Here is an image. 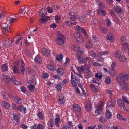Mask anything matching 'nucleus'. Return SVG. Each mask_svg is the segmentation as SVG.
<instances>
[{"mask_svg": "<svg viewBox=\"0 0 129 129\" xmlns=\"http://www.w3.org/2000/svg\"><path fill=\"white\" fill-rule=\"evenodd\" d=\"M74 48L73 50L75 51H78L77 53V58L80 62L82 63H84V65L82 66L81 67H78L77 68L79 71H82L88 68V65L87 63L88 62L90 63L92 62V59L90 57H86L85 58L82 56V55L84 50L83 48L80 47L79 45L76 44L74 46Z\"/></svg>", "mask_w": 129, "mask_h": 129, "instance_id": "obj_1", "label": "nucleus"}, {"mask_svg": "<svg viewBox=\"0 0 129 129\" xmlns=\"http://www.w3.org/2000/svg\"><path fill=\"white\" fill-rule=\"evenodd\" d=\"M128 78V74L124 72L117 75L116 77L117 80L118 82L120 83V85L122 87V89L126 88L127 84L125 81L127 80Z\"/></svg>", "mask_w": 129, "mask_h": 129, "instance_id": "obj_2", "label": "nucleus"}, {"mask_svg": "<svg viewBox=\"0 0 129 129\" xmlns=\"http://www.w3.org/2000/svg\"><path fill=\"white\" fill-rule=\"evenodd\" d=\"M2 79L4 82L5 83H10L11 81L15 85H19L20 84V82L16 80L14 77H13L11 79L8 75H2Z\"/></svg>", "mask_w": 129, "mask_h": 129, "instance_id": "obj_3", "label": "nucleus"}, {"mask_svg": "<svg viewBox=\"0 0 129 129\" xmlns=\"http://www.w3.org/2000/svg\"><path fill=\"white\" fill-rule=\"evenodd\" d=\"M58 37L55 40L56 43L59 45H63L64 43L65 37L63 35L59 32L57 33Z\"/></svg>", "mask_w": 129, "mask_h": 129, "instance_id": "obj_4", "label": "nucleus"}, {"mask_svg": "<svg viewBox=\"0 0 129 129\" xmlns=\"http://www.w3.org/2000/svg\"><path fill=\"white\" fill-rule=\"evenodd\" d=\"M121 44L123 46L122 49H123L125 48V50H126L127 49L128 50H129V46L128 44L125 42L126 41V37L123 36H121Z\"/></svg>", "mask_w": 129, "mask_h": 129, "instance_id": "obj_5", "label": "nucleus"}, {"mask_svg": "<svg viewBox=\"0 0 129 129\" xmlns=\"http://www.w3.org/2000/svg\"><path fill=\"white\" fill-rule=\"evenodd\" d=\"M28 83L30 84L28 86L29 90L31 92H33L36 85V83L34 80H30L28 81Z\"/></svg>", "mask_w": 129, "mask_h": 129, "instance_id": "obj_6", "label": "nucleus"}, {"mask_svg": "<svg viewBox=\"0 0 129 129\" xmlns=\"http://www.w3.org/2000/svg\"><path fill=\"white\" fill-rule=\"evenodd\" d=\"M69 16L70 19L73 21H74L76 19H78L79 15L77 13H73L70 12L69 13Z\"/></svg>", "mask_w": 129, "mask_h": 129, "instance_id": "obj_7", "label": "nucleus"}, {"mask_svg": "<svg viewBox=\"0 0 129 129\" xmlns=\"http://www.w3.org/2000/svg\"><path fill=\"white\" fill-rule=\"evenodd\" d=\"M74 36L77 41L79 43H82L83 41V38L79 33L77 32L75 33Z\"/></svg>", "mask_w": 129, "mask_h": 129, "instance_id": "obj_8", "label": "nucleus"}, {"mask_svg": "<svg viewBox=\"0 0 129 129\" xmlns=\"http://www.w3.org/2000/svg\"><path fill=\"white\" fill-rule=\"evenodd\" d=\"M73 109L77 113H76V116L78 117H79L80 115V112L81 111V108L79 105H74L73 107Z\"/></svg>", "mask_w": 129, "mask_h": 129, "instance_id": "obj_9", "label": "nucleus"}, {"mask_svg": "<svg viewBox=\"0 0 129 129\" xmlns=\"http://www.w3.org/2000/svg\"><path fill=\"white\" fill-rule=\"evenodd\" d=\"M114 10L118 14H119L123 12V9L121 7L118 6H115L114 7Z\"/></svg>", "mask_w": 129, "mask_h": 129, "instance_id": "obj_10", "label": "nucleus"}, {"mask_svg": "<svg viewBox=\"0 0 129 129\" xmlns=\"http://www.w3.org/2000/svg\"><path fill=\"white\" fill-rule=\"evenodd\" d=\"M39 15L41 17H44L46 15L47 11L45 8H42L38 11Z\"/></svg>", "mask_w": 129, "mask_h": 129, "instance_id": "obj_11", "label": "nucleus"}, {"mask_svg": "<svg viewBox=\"0 0 129 129\" xmlns=\"http://www.w3.org/2000/svg\"><path fill=\"white\" fill-rule=\"evenodd\" d=\"M42 52L43 55L46 56H49L50 54V51L45 48H43L42 49Z\"/></svg>", "mask_w": 129, "mask_h": 129, "instance_id": "obj_12", "label": "nucleus"}, {"mask_svg": "<svg viewBox=\"0 0 129 129\" xmlns=\"http://www.w3.org/2000/svg\"><path fill=\"white\" fill-rule=\"evenodd\" d=\"M56 71L57 73L60 76H62L65 73V71L63 69L61 68H58Z\"/></svg>", "mask_w": 129, "mask_h": 129, "instance_id": "obj_13", "label": "nucleus"}, {"mask_svg": "<svg viewBox=\"0 0 129 129\" xmlns=\"http://www.w3.org/2000/svg\"><path fill=\"white\" fill-rule=\"evenodd\" d=\"M113 35L111 33H108L107 36V40H109L112 42H113L115 40Z\"/></svg>", "mask_w": 129, "mask_h": 129, "instance_id": "obj_14", "label": "nucleus"}, {"mask_svg": "<svg viewBox=\"0 0 129 129\" xmlns=\"http://www.w3.org/2000/svg\"><path fill=\"white\" fill-rule=\"evenodd\" d=\"M88 68L86 69L87 70L86 71V75L88 78H91L93 76V74L89 66H88Z\"/></svg>", "mask_w": 129, "mask_h": 129, "instance_id": "obj_15", "label": "nucleus"}, {"mask_svg": "<svg viewBox=\"0 0 129 129\" xmlns=\"http://www.w3.org/2000/svg\"><path fill=\"white\" fill-rule=\"evenodd\" d=\"M56 65L55 63H53V64H50L48 65L47 66V68L50 70H53L56 68Z\"/></svg>", "mask_w": 129, "mask_h": 129, "instance_id": "obj_16", "label": "nucleus"}, {"mask_svg": "<svg viewBox=\"0 0 129 129\" xmlns=\"http://www.w3.org/2000/svg\"><path fill=\"white\" fill-rule=\"evenodd\" d=\"M88 55L93 58H96L98 57V56L95 53L94 51L93 50H91L89 51L88 52Z\"/></svg>", "mask_w": 129, "mask_h": 129, "instance_id": "obj_17", "label": "nucleus"}, {"mask_svg": "<svg viewBox=\"0 0 129 129\" xmlns=\"http://www.w3.org/2000/svg\"><path fill=\"white\" fill-rule=\"evenodd\" d=\"M58 102L59 104H62L64 103L65 100L63 95H59Z\"/></svg>", "mask_w": 129, "mask_h": 129, "instance_id": "obj_18", "label": "nucleus"}, {"mask_svg": "<svg viewBox=\"0 0 129 129\" xmlns=\"http://www.w3.org/2000/svg\"><path fill=\"white\" fill-rule=\"evenodd\" d=\"M50 19V17L48 16H47L40 18L39 20V22L40 23L43 24V22H46L47 20Z\"/></svg>", "mask_w": 129, "mask_h": 129, "instance_id": "obj_19", "label": "nucleus"}, {"mask_svg": "<svg viewBox=\"0 0 129 129\" xmlns=\"http://www.w3.org/2000/svg\"><path fill=\"white\" fill-rule=\"evenodd\" d=\"M31 128L32 129H43V126L39 124L37 125H34Z\"/></svg>", "mask_w": 129, "mask_h": 129, "instance_id": "obj_20", "label": "nucleus"}, {"mask_svg": "<svg viewBox=\"0 0 129 129\" xmlns=\"http://www.w3.org/2000/svg\"><path fill=\"white\" fill-rule=\"evenodd\" d=\"M77 28L78 30L80 31L85 36L86 35L87 33L86 30L83 28L81 27L80 26H78Z\"/></svg>", "mask_w": 129, "mask_h": 129, "instance_id": "obj_21", "label": "nucleus"}, {"mask_svg": "<svg viewBox=\"0 0 129 129\" xmlns=\"http://www.w3.org/2000/svg\"><path fill=\"white\" fill-rule=\"evenodd\" d=\"M99 109L97 108L95 110V113L96 115H98L101 114V110L102 109L103 105H99Z\"/></svg>", "mask_w": 129, "mask_h": 129, "instance_id": "obj_22", "label": "nucleus"}, {"mask_svg": "<svg viewBox=\"0 0 129 129\" xmlns=\"http://www.w3.org/2000/svg\"><path fill=\"white\" fill-rule=\"evenodd\" d=\"M8 67L6 63L3 65L1 67V71L3 72L7 71L8 70Z\"/></svg>", "mask_w": 129, "mask_h": 129, "instance_id": "obj_23", "label": "nucleus"}, {"mask_svg": "<svg viewBox=\"0 0 129 129\" xmlns=\"http://www.w3.org/2000/svg\"><path fill=\"white\" fill-rule=\"evenodd\" d=\"M13 71L14 73H17L20 72L19 68L16 66H13Z\"/></svg>", "mask_w": 129, "mask_h": 129, "instance_id": "obj_24", "label": "nucleus"}, {"mask_svg": "<svg viewBox=\"0 0 129 129\" xmlns=\"http://www.w3.org/2000/svg\"><path fill=\"white\" fill-rule=\"evenodd\" d=\"M21 65L20 70L23 74H24L25 68L24 67V63L23 60H21Z\"/></svg>", "mask_w": 129, "mask_h": 129, "instance_id": "obj_25", "label": "nucleus"}, {"mask_svg": "<svg viewBox=\"0 0 129 129\" xmlns=\"http://www.w3.org/2000/svg\"><path fill=\"white\" fill-rule=\"evenodd\" d=\"M90 87L91 89L94 92H97L98 89L97 86H96L93 84H91L90 85Z\"/></svg>", "mask_w": 129, "mask_h": 129, "instance_id": "obj_26", "label": "nucleus"}, {"mask_svg": "<svg viewBox=\"0 0 129 129\" xmlns=\"http://www.w3.org/2000/svg\"><path fill=\"white\" fill-rule=\"evenodd\" d=\"M109 72V75L112 76H114L116 75L115 69H113L112 68L110 69Z\"/></svg>", "mask_w": 129, "mask_h": 129, "instance_id": "obj_27", "label": "nucleus"}, {"mask_svg": "<svg viewBox=\"0 0 129 129\" xmlns=\"http://www.w3.org/2000/svg\"><path fill=\"white\" fill-rule=\"evenodd\" d=\"M14 98V101L17 103L20 104L22 102V99L18 96H15Z\"/></svg>", "mask_w": 129, "mask_h": 129, "instance_id": "obj_28", "label": "nucleus"}, {"mask_svg": "<svg viewBox=\"0 0 129 129\" xmlns=\"http://www.w3.org/2000/svg\"><path fill=\"white\" fill-rule=\"evenodd\" d=\"M35 62L41 64V60L39 56L37 55L35 57Z\"/></svg>", "mask_w": 129, "mask_h": 129, "instance_id": "obj_29", "label": "nucleus"}, {"mask_svg": "<svg viewBox=\"0 0 129 129\" xmlns=\"http://www.w3.org/2000/svg\"><path fill=\"white\" fill-rule=\"evenodd\" d=\"M93 45L92 43L90 41H88L86 43L85 47L87 48L90 49L92 47Z\"/></svg>", "mask_w": 129, "mask_h": 129, "instance_id": "obj_30", "label": "nucleus"}, {"mask_svg": "<svg viewBox=\"0 0 129 129\" xmlns=\"http://www.w3.org/2000/svg\"><path fill=\"white\" fill-rule=\"evenodd\" d=\"M62 83L59 82L56 86L55 88L59 91H61L62 88Z\"/></svg>", "mask_w": 129, "mask_h": 129, "instance_id": "obj_31", "label": "nucleus"}, {"mask_svg": "<svg viewBox=\"0 0 129 129\" xmlns=\"http://www.w3.org/2000/svg\"><path fill=\"white\" fill-rule=\"evenodd\" d=\"M60 122V119L59 118H56L55 119V125L57 127H59V123Z\"/></svg>", "mask_w": 129, "mask_h": 129, "instance_id": "obj_32", "label": "nucleus"}, {"mask_svg": "<svg viewBox=\"0 0 129 129\" xmlns=\"http://www.w3.org/2000/svg\"><path fill=\"white\" fill-rule=\"evenodd\" d=\"M98 53L101 56L105 55H108L110 53V52L107 51H104L100 52H98Z\"/></svg>", "mask_w": 129, "mask_h": 129, "instance_id": "obj_33", "label": "nucleus"}, {"mask_svg": "<svg viewBox=\"0 0 129 129\" xmlns=\"http://www.w3.org/2000/svg\"><path fill=\"white\" fill-rule=\"evenodd\" d=\"M98 13L99 14H101L102 16H104L106 14L105 11L104 9L98 10Z\"/></svg>", "mask_w": 129, "mask_h": 129, "instance_id": "obj_34", "label": "nucleus"}, {"mask_svg": "<svg viewBox=\"0 0 129 129\" xmlns=\"http://www.w3.org/2000/svg\"><path fill=\"white\" fill-rule=\"evenodd\" d=\"M13 119L17 122H18L19 120V117L17 116V114L16 113H14L13 114Z\"/></svg>", "mask_w": 129, "mask_h": 129, "instance_id": "obj_35", "label": "nucleus"}, {"mask_svg": "<svg viewBox=\"0 0 129 129\" xmlns=\"http://www.w3.org/2000/svg\"><path fill=\"white\" fill-rule=\"evenodd\" d=\"M118 59L120 62H124L126 61V59L125 56H121L118 58Z\"/></svg>", "mask_w": 129, "mask_h": 129, "instance_id": "obj_36", "label": "nucleus"}, {"mask_svg": "<svg viewBox=\"0 0 129 129\" xmlns=\"http://www.w3.org/2000/svg\"><path fill=\"white\" fill-rule=\"evenodd\" d=\"M26 9H27V7H24V9L21 8V11L20 12V13H19V14H22L23 13H24V15H25V12H27L29 11V10L28 9H27V10H26Z\"/></svg>", "mask_w": 129, "mask_h": 129, "instance_id": "obj_37", "label": "nucleus"}, {"mask_svg": "<svg viewBox=\"0 0 129 129\" xmlns=\"http://www.w3.org/2000/svg\"><path fill=\"white\" fill-rule=\"evenodd\" d=\"M2 94L3 98L7 100L9 98V96L4 92H2Z\"/></svg>", "mask_w": 129, "mask_h": 129, "instance_id": "obj_38", "label": "nucleus"}, {"mask_svg": "<svg viewBox=\"0 0 129 129\" xmlns=\"http://www.w3.org/2000/svg\"><path fill=\"white\" fill-rule=\"evenodd\" d=\"M78 18H79V20L81 22H85L86 21V19L84 16H82L81 17H80L79 16V17H78Z\"/></svg>", "mask_w": 129, "mask_h": 129, "instance_id": "obj_39", "label": "nucleus"}, {"mask_svg": "<svg viewBox=\"0 0 129 129\" xmlns=\"http://www.w3.org/2000/svg\"><path fill=\"white\" fill-rule=\"evenodd\" d=\"M111 81L110 77L109 76H107L105 80L106 83L108 84H110L111 83Z\"/></svg>", "mask_w": 129, "mask_h": 129, "instance_id": "obj_40", "label": "nucleus"}, {"mask_svg": "<svg viewBox=\"0 0 129 129\" xmlns=\"http://www.w3.org/2000/svg\"><path fill=\"white\" fill-rule=\"evenodd\" d=\"M100 30L101 32L104 34H106L107 32V29L106 28H103L102 27H100Z\"/></svg>", "mask_w": 129, "mask_h": 129, "instance_id": "obj_41", "label": "nucleus"}, {"mask_svg": "<svg viewBox=\"0 0 129 129\" xmlns=\"http://www.w3.org/2000/svg\"><path fill=\"white\" fill-rule=\"evenodd\" d=\"M2 27L4 29L6 30H8V26L7 24L5 23H4L2 24Z\"/></svg>", "mask_w": 129, "mask_h": 129, "instance_id": "obj_42", "label": "nucleus"}, {"mask_svg": "<svg viewBox=\"0 0 129 129\" xmlns=\"http://www.w3.org/2000/svg\"><path fill=\"white\" fill-rule=\"evenodd\" d=\"M117 118L120 120H123L125 121H126L127 120V119L126 118H123L122 116H121L119 114H117Z\"/></svg>", "mask_w": 129, "mask_h": 129, "instance_id": "obj_43", "label": "nucleus"}, {"mask_svg": "<svg viewBox=\"0 0 129 129\" xmlns=\"http://www.w3.org/2000/svg\"><path fill=\"white\" fill-rule=\"evenodd\" d=\"M105 115L108 118L111 117L112 114L110 111H106Z\"/></svg>", "mask_w": 129, "mask_h": 129, "instance_id": "obj_44", "label": "nucleus"}, {"mask_svg": "<svg viewBox=\"0 0 129 129\" xmlns=\"http://www.w3.org/2000/svg\"><path fill=\"white\" fill-rule=\"evenodd\" d=\"M106 22L107 23V25L108 26H109L111 24V22L109 19L107 17L106 18Z\"/></svg>", "mask_w": 129, "mask_h": 129, "instance_id": "obj_45", "label": "nucleus"}, {"mask_svg": "<svg viewBox=\"0 0 129 129\" xmlns=\"http://www.w3.org/2000/svg\"><path fill=\"white\" fill-rule=\"evenodd\" d=\"M98 7L99 9H97L98 10L104 9L105 8V6L103 4L100 3L99 4Z\"/></svg>", "mask_w": 129, "mask_h": 129, "instance_id": "obj_46", "label": "nucleus"}, {"mask_svg": "<svg viewBox=\"0 0 129 129\" xmlns=\"http://www.w3.org/2000/svg\"><path fill=\"white\" fill-rule=\"evenodd\" d=\"M114 55L115 57L119 58L121 56L120 52L119 51H118L115 53Z\"/></svg>", "mask_w": 129, "mask_h": 129, "instance_id": "obj_47", "label": "nucleus"}, {"mask_svg": "<svg viewBox=\"0 0 129 129\" xmlns=\"http://www.w3.org/2000/svg\"><path fill=\"white\" fill-rule=\"evenodd\" d=\"M48 125L50 127H53L54 124L53 122L52 119H50L48 123Z\"/></svg>", "mask_w": 129, "mask_h": 129, "instance_id": "obj_48", "label": "nucleus"}, {"mask_svg": "<svg viewBox=\"0 0 129 129\" xmlns=\"http://www.w3.org/2000/svg\"><path fill=\"white\" fill-rule=\"evenodd\" d=\"M122 99L127 104H129V101L127 100L126 97L124 96H122Z\"/></svg>", "mask_w": 129, "mask_h": 129, "instance_id": "obj_49", "label": "nucleus"}, {"mask_svg": "<svg viewBox=\"0 0 129 129\" xmlns=\"http://www.w3.org/2000/svg\"><path fill=\"white\" fill-rule=\"evenodd\" d=\"M91 39L92 42L93 43L96 42L97 41L96 38L95 36L94 35L93 36Z\"/></svg>", "mask_w": 129, "mask_h": 129, "instance_id": "obj_50", "label": "nucleus"}, {"mask_svg": "<svg viewBox=\"0 0 129 129\" xmlns=\"http://www.w3.org/2000/svg\"><path fill=\"white\" fill-rule=\"evenodd\" d=\"M37 116L39 117L40 119H43V116L42 115V113L41 112H38L37 114Z\"/></svg>", "mask_w": 129, "mask_h": 129, "instance_id": "obj_51", "label": "nucleus"}, {"mask_svg": "<svg viewBox=\"0 0 129 129\" xmlns=\"http://www.w3.org/2000/svg\"><path fill=\"white\" fill-rule=\"evenodd\" d=\"M55 20H56V22L58 23L59 21L61 20V18L59 16H55Z\"/></svg>", "mask_w": 129, "mask_h": 129, "instance_id": "obj_52", "label": "nucleus"}, {"mask_svg": "<svg viewBox=\"0 0 129 129\" xmlns=\"http://www.w3.org/2000/svg\"><path fill=\"white\" fill-rule=\"evenodd\" d=\"M121 107H122L125 111L127 112H128L129 108H128L127 106L125 105H120Z\"/></svg>", "mask_w": 129, "mask_h": 129, "instance_id": "obj_53", "label": "nucleus"}, {"mask_svg": "<svg viewBox=\"0 0 129 129\" xmlns=\"http://www.w3.org/2000/svg\"><path fill=\"white\" fill-rule=\"evenodd\" d=\"M115 105H107L106 108V111H110L112 107H114Z\"/></svg>", "mask_w": 129, "mask_h": 129, "instance_id": "obj_54", "label": "nucleus"}, {"mask_svg": "<svg viewBox=\"0 0 129 129\" xmlns=\"http://www.w3.org/2000/svg\"><path fill=\"white\" fill-rule=\"evenodd\" d=\"M85 108L87 111H90L91 108L92 106L91 105H86Z\"/></svg>", "mask_w": 129, "mask_h": 129, "instance_id": "obj_55", "label": "nucleus"}, {"mask_svg": "<svg viewBox=\"0 0 129 129\" xmlns=\"http://www.w3.org/2000/svg\"><path fill=\"white\" fill-rule=\"evenodd\" d=\"M61 76H59V75H55L53 76V78L55 79H57L59 80H60L61 78L60 77Z\"/></svg>", "mask_w": 129, "mask_h": 129, "instance_id": "obj_56", "label": "nucleus"}, {"mask_svg": "<svg viewBox=\"0 0 129 129\" xmlns=\"http://www.w3.org/2000/svg\"><path fill=\"white\" fill-rule=\"evenodd\" d=\"M95 77L96 78L99 79V80H100L102 77V75L99 73H97L95 74Z\"/></svg>", "mask_w": 129, "mask_h": 129, "instance_id": "obj_57", "label": "nucleus"}, {"mask_svg": "<svg viewBox=\"0 0 129 129\" xmlns=\"http://www.w3.org/2000/svg\"><path fill=\"white\" fill-rule=\"evenodd\" d=\"M21 91L22 92L24 93H25L26 92V90L25 87L21 86L20 87Z\"/></svg>", "mask_w": 129, "mask_h": 129, "instance_id": "obj_58", "label": "nucleus"}, {"mask_svg": "<svg viewBox=\"0 0 129 129\" xmlns=\"http://www.w3.org/2000/svg\"><path fill=\"white\" fill-rule=\"evenodd\" d=\"M17 19V18H13V17H10L9 18V22L10 24H11L12 23H13L15 19Z\"/></svg>", "mask_w": 129, "mask_h": 129, "instance_id": "obj_59", "label": "nucleus"}, {"mask_svg": "<svg viewBox=\"0 0 129 129\" xmlns=\"http://www.w3.org/2000/svg\"><path fill=\"white\" fill-rule=\"evenodd\" d=\"M48 12L49 13H51L53 12V9L50 7H48L47 8Z\"/></svg>", "mask_w": 129, "mask_h": 129, "instance_id": "obj_60", "label": "nucleus"}, {"mask_svg": "<svg viewBox=\"0 0 129 129\" xmlns=\"http://www.w3.org/2000/svg\"><path fill=\"white\" fill-rule=\"evenodd\" d=\"M63 57V56L62 54L58 55L57 57V59L59 61H60V60H61Z\"/></svg>", "mask_w": 129, "mask_h": 129, "instance_id": "obj_61", "label": "nucleus"}, {"mask_svg": "<svg viewBox=\"0 0 129 129\" xmlns=\"http://www.w3.org/2000/svg\"><path fill=\"white\" fill-rule=\"evenodd\" d=\"M110 102L111 104L110 105H115L116 102V99L114 98L113 99H111Z\"/></svg>", "mask_w": 129, "mask_h": 129, "instance_id": "obj_62", "label": "nucleus"}, {"mask_svg": "<svg viewBox=\"0 0 129 129\" xmlns=\"http://www.w3.org/2000/svg\"><path fill=\"white\" fill-rule=\"evenodd\" d=\"M92 82L93 83H96L99 84V80L95 78L93 79L92 80Z\"/></svg>", "mask_w": 129, "mask_h": 129, "instance_id": "obj_63", "label": "nucleus"}, {"mask_svg": "<svg viewBox=\"0 0 129 129\" xmlns=\"http://www.w3.org/2000/svg\"><path fill=\"white\" fill-rule=\"evenodd\" d=\"M99 121L101 122H104L105 121V119L102 116H101L99 118Z\"/></svg>", "mask_w": 129, "mask_h": 129, "instance_id": "obj_64", "label": "nucleus"}]
</instances>
